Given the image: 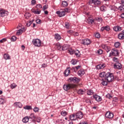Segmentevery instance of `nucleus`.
Returning <instances> with one entry per match:
<instances>
[{"instance_id":"nucleus-1","label":"nucleus","mask_w":124,"mask_h":124,"mask_svg":"<svg viewBox=\"0 0 124 124\" xmlns=\"http://www.w3.org/2000/svg\"><path fill=\"white\" fill-rule=\"evenodd\" d=\"M114 79L115 77H114V74L113 73L109 72L106 73L105 80H106L107 82L108 83H111V82H113V81H114Z\"/></svg>"},{"instance_id":"nucleus-2","label":"nucleus","mask_w":124,"mask_h":124,"mask_svg":"<svg viewBox=\"0 0 124 124\" xmlns=\"http://www.w3.org/2000/svg\"><path fill=\"white\" fill-rule=\"evenodd\" d=\"M76 87V85L73 83H68L67 84H64L63 86V89L64 91H69V90H73V89H75Z\"/></svg>"},{"instance_id":"nucleus-3","label":"nucleus","mask_w":124,"mask_h":124,"mask_svg":"<svg viewBox=\"0 0 124 124\" xmlns=\"http://www.w3.org/2000/svg\"><path fill=\"white\" fill-rule=\"evenodd\" d=\"M80 81H81V78L76 77H70L67 79L69 83H74V84H79Z\"/></svg>"},{"instance_id":"nucleus-4","label":"nucleus","mask_w":124,"mask_h":124,"mask_svg":"<svg viewBox=\"0 0 124 124\" xmlns=\"http://www.w3.org/2000/svg\"><path fill=\"white\" fill-rule=\"evenodd\" d=\"M71 11V8H66L63 11H57L56 12V14L59 15V16H64L66 13H69Z\"/></svg>"},{"instance_id":"nucleus-5","label":"nucleus","mask_w":124,"mask_h":124,"mask_svg":"<svg viewBox=\"0 0 124 124\" xmlns=\"http://www.w3.org/2000/svg\"><path fill=\"white\" fill-rule=\"evenodd\" d=\"M120 55V52L119 51V49L117 48H113L111 50V52L109 54V58L111 57H119Z\"/></svg>"},{"instance_id":"nucleus-6","label":"nucleus","mask_w":124,"mask_h":124,"mask_svg":"<svg viewBox=\"0 0 124 124\" xmlns=\"http://www.w3.org/2000/svg\"><path fill=\"white\" fill-rule=\"evenodd\" d=\"M92 40H91V39H88V38H86V39H82L81 40V44H82V45H83L84 46H89V45H91V44H92Z\"/></svg>"},{"instance_id":"nucleus-7","label":"nucleus","mask_w":124,"mask_h":124,"mask_svg":"<svg viewBox=\"0 0 124 124\" xmlns=\"http://www.w3.org/2000/svg\"><path fill=\"white\" fill-rule=\"evenodd\" d=\"M32 42L35 47H40L41 46V40L39 39H34Z\"/></svg>"},{"instance_id":"nucleus-8","label":"nucleus","mask_w":124,"mask_h":124,"mask_svg":"<svg viewBox=\"0 0 124 124\" xmlns=\"http://www.w3.org/2000/svg\"><path fill=\"white\" fill-rule=\"evenodd\" d=\"M81 68L82 66L81 65H78V66L72 67L71 69V71H72V72L77 73L78 70H79V69H81Z\"/></svg>"},{"instance_id":"nucleus-9","label":"nucleus","mask_w":124,"mask_h":124,"mask_svg":"<svg viewBox=\"0 0 124 124\" xmlns=\"http://www.w3.org/2000/svg\"><path fill=\"white\" fill-rule=\"evenodd\" d=\"M70 70H71V68L70 67H67L65 70L63 72V74L65 77H67L70 75Z\"/></svg>"},{"instance_id":"nucleus-10","label":"nucleus","mask_w":124,"mask_h":124,"mask_svg":"<svg viewBox=\"0 0 124 124\" xmlns=\"http://www.w3.org/2000/svg\"><path fill=\"white\" fill-rule=\"evenodd\" d=\"M9 13L3 9H0V16H8Z\"/></svg>"},{"instance_id":"nucleus-11","label":"nucleus","mask_w":124,"mask_h":124,"mask_svg":"<svg viewBox=\"0 0 124 124\" xmlns=\"http://www.w3.org/2000/svg\"><path fill=\"white\" fill-rule=\"evenodd\" d=\"M105 117L107 119H112L114 118V114L110 111H108L106 113Z\"/></svg>"},{"instance_id":"nucleus-12","label":"nucleus","mask_w":124,"mask_h":124,"mask_svg":"<svg viewBox=\"0 0 124 124\" xmlns=\"http://www.w3.org/2000/svg\"><path fill=\"white\" fill-rule=\"evenodd\" d=\"M75 114L77 119H78L79 120H81V119L84 117V114L82 111H78L77 113H75Z\"/></svg>"},{"instance_id":"nucleus-13","label":"nucleus","mask_w":124,"mask_h":124,"mask_svg":"<svg viewBox=\"0 0 124 124\" xmlns=\"http://www.w3.org/2000/svg\"><path fill=\"white\" fill-rule=\"evenodd\" d=\"M102 49H104V50H105L107 53H109V52L111 51V47L107 45H102Z\"/></svg>"},{"instance_id":"nucleus-14","label":"nucleus","mask_w":124,"mask_h":124,"mask_svg":"<svg viewBox=\"0 0 124 124\" xmlns=\"http://www.w3.org/2000/svg\"><path fill=\"white\" fill-rule=\"evenodd\" d=\"M93 98L96 100V101H97L98 102H99L102 100V98H101V96L95 94H93Z\"/></svg>"},{"instance_id":"nucleus-15","label":"nucleus","mask_w":124,"mask_h":124,"mask_svg":"<svg viewBox=\"0 0 124 124\" xmlns=\"http://www.w3.org/2000/svg\"><path fill=\"white\" fill-rule=\"evenodd\" d=\"M7 101V100L5 97L2 95L0 97V104L3 105V104L6 103Z\"/></svg>"},{"instance_id":"nucleus-16","label":"nucleus","mask_w":124,"mask_h":124,"mask_svg":"<svg viewBox=\"0 0 124 124\" xmlns=\"http://www.w3.org/2000/svg\"><path fill=\"white\" fill-rule=\"evenodd\" d=\"M85 73V69L81 68L79 71H78L77 74L78 76H80V77H82V76H83Z\"/></svg>"},{"instance_id":"nucleus-17","label":"nucleus","mask_w":124,"mask_h":124,"mask_svg":"<svg viewBox=\"0 0 124 124\" xmlns=\"http://www.w3.org/2000/svg\"><path fill=\"white\" fill-rule=\"evenodd\" d=\"M54 38L56 39V41H60L62 39V36L59 33H56L54 34Z\"/></svg>"},{"instance_id":"nucleus-18","label":"nucleus","mask_w":124,"mask_h":124,"mask_svg":"<svg viewBox=\"0 0 124 124\" xmlns=\"http://www.w3.org/2000/svg\"><path fill=\"white\" fill-rule=\"evenodd\" d=\"M114 68L117 69H122V64L120 62H116L114 64Z\"/></svg>"},{"instance_id":"nucleus-19","label":"nucleus","mask_w":124,"mask_h":124,"mask_svg":"<svg viewBox=\"0 0 124 124\" xmlns=\"http://www.w3.org/2000/svg\"><path fill=\"white\" fill-rule=\"evenodd\" d=\"M106 65L104 63L99 64L96 66V68L97 69H103L106 67Z\"/></svg>"},{"instance_id":"nucleus-20","label":"nucleus","mask_w":124,"mask_h":124,"mask_svg":"<svg viewBox=\"0 0 124 124\" xmlns=\"http://www.w3.org/2000/svg\"><path fill=\"white\" fill-rule=\"evenodd\" d=\"M70 47V46H69V45L64 44L63 46H62V51H68Z\"/></svg>"},{"instance_id":"nucleus-21","label":"nucleus","mask_w":124,"mask_h":124,"mask_svg":"<svg viewBox=\"0 0 124 124\" xmlns=\"http://www.w3.org/2000/svg\"><path fill=\"white\" fill-rule=\"evenodd\" d=\"M69 118V119L71 120V121H76V119H77V117H76V114L75 113L70 115Z\"/></svg>"},{"instance_id":"nucleus-22","label":"nucleus","mask_w":124,"mask_h":124,"mask_svg":"<svg viewBox=\"0 0 124 124\" xmlns=\"http://www.w3.org/2000/svg\"><path fill=\"white\" fill-rule=\"evenodd\" d=\"M55 47L57 50H59V51H62V46L60 43L56 44Z\"/></svg>"},{"instance_id":"nucleus-23","label":"nucleus","mask_w":124,"mask_h":124,"mask_svg":"<svg viewBox=\"0 0 124 124\" xmlns=\"http://www.w3.org/2000/svg\"><path fill=\"white\" fill-rule=\"evenodd\" d=\"M101 31H110V26L107 25L105 27H103L101 28Z\"/></svg>"},{"instance_id":"nucleus-24","label":"nucleus","mask_w":124,"mask_h":124,"mask_svg":"<svg viewBox=\"0 0 124 124\" xmlns=\"http://www.w3.org/2000/svg\"><path fill=\"white\" fill-rule=\"evenodd\" d=\"M113 30L114 31H122L123 29H122V27L117 25L116 26H114Z\"/></svg>"},{"instance_id":"nucleus-25","label":"nucleus","mask_w":124,"mask_h":124,"mask_svg":"<svg viewBox=\"0 0 124 124\" xmlns=\"http://www.w3.org/2000/svg\"><path fill=\"white\" fill-rule=\"evenodd\" d=\"M87 22L89 25H93L94 23V20L91 17H89L87 20Z\"/></svg>"},{"instance_id":"nucleus-26","label":"nucleus","mask_w":124,"mask_h":124,"mask_svg":"<svg viewBox=\"0 0 124 124\" xmlns=\"http://www.w3.org/2000/svg\"><path fill=\"white\" fill-rule=\"evenodd\" d=\"M31 11L34 14H36L37 15L40 14V12H41V11L40 10H38L37 9L36 10H35L34 9H32Z\"/></svg>"},{"instance_id":"nucleus-27","label":"nucleus","mask_w":124,"mask_h":124,"mask_svg":"<svg viewBox=\"0 0 124 124\" xmlns=\"http://www.w3.org/2000/svg\"><path fill=\"white\" fill-rule=\"evenodd\" d=\"M99 76L101 78H104L105 79L106 76V72H102L99 74Z\"/></svg>"},{"instance_id":"nucleus-28","label":"nucleus","mask_w":124,"mask_h":124,"mask_svg":"<svg viewBox=\"0 0 124 124\" xmlns=\"http://www.w3.org/2000/svg\"><path fill=\"white\" fill-rule=\"evenodd\" d=\"M67 52L69 54H70V55H73L74 53H75V50L72 49V48H69L68 49Z\"/></svg>"},{"instance_id":"nucleus-29","label":"nucleus","mask_w":124,"mask_h":124,"mask_svg":"<svg viewBox=\"0 0 124 124\" xmlns=\"http://www.w3.org/2000/svg\"><path fill=\"white\" fill-rule=\"evenodd\" d=\"M29 120H30V118L29 116H25L24 118L22 119V122L24 124H27L29 122Z\"/></svg>"},{"instance_id":"nucleus-30","label":"nucleus","mask_w":124,"mask_h":124,"mask_svg":"<svg viewBox=\"0 0 124 124\" xmlns=\"http://www.w3.org/2000/svg\"><path fill=\"white\" fill-rule=\"evenodd\" d=\"M14 105H16V107H18V108H22L23 107V105L21 102H15Z\"/></svg>"},{"instance_id":"nucleus-31","label":"nucleus","mask_w":124,"mask_h":124,"mask_svg":"<svg viewBox=\"0 0 124 124\" xmlns=\"http://www.w3.org/2000/svg\"><path fill=\"white\" fill-rule=\"evenodd\" d=\"M74 54H75L77 58H80V57L81 56V55L79 54H80V51H79L78 49L76 50Z\"/></svg>"},{"instance_id":"nucleus-32","label":"nucleus","mask_w":124,"mask_h":124,"mask_svg":"<svg viewBox=\"0 0 124 124\" xmlns=\"http://www.w3.org/2000/svg\"><path fill=\"white\" fill-rule=\"evenodd\" d=\"M3 58L5 60H10L11 58H10V55L8 53H5L3 55Z\"/></svg>"},{"instance_id":"nucleus-33","label":"nucleus","mask_w":124,"mask_h":124,"mask_svg":"<svg viewBox=\"0 0 124 124\" xmlns=\"http://www.w3.org/2000/svg\"><path fill=\"white\" fill-rule=\"evenodd\" d=\"M118 38L121 40H124V34L123 33H120L118 35Z\"/></svg>"},{"instance_id":"nucleus-34","label":"nucleus","mask_w":124,"mask_h":124,"mask_svg":"<svg viewBox=\"0 0 124 124\" xmlns=\"http://www.w3.org/2000/svg\"><path fill=\"white\" fill-rule=\"evenodd\" d=\"M108 81H107V80L104 79H102V81L101 82V84L103 86H107L108 84Z\"/></svg>"},{"instance_id":"nucleus-35","label":"nucleus","mask_w":124,"mask_h":124,"mask_svg":"<svg viewBox=\"0 0 124 124\" xmlns=\"http://www.w3.org/2000/svg\"><path fill=\"white\" fill-rule=\"evenodd\" d=\"M87 93L88 95H93V90L90 89L87 91Z\"/></svg>"},{"instance_id":"nucleus-36","label":"nucleus","mask_w":124,"mask_h":124,"mask_svg":"<svg viewBox=\"0 0 124 124\" xmlns=\"http://www.w3.org/2000/svg\"><path fill=\"white\" fill-rule=\"evenodd\" d=\"M114 47L115 48H120L121 47V43L120 42H116L114 43Z\"/></svg>"},{"instance_id":"nucleus-37","label":"nucleus","mask_w":124,"mask_h":124,"mask_svg":"<svg viewBox=\"0 0 124 124\" xmlns=\"http://www.w3.org/2000/svg\"><path fill=\"white\" fill-rule=\"evenodd\" d=\"M78 94H84V93H85V91H84V90L83 89H79L78 91Z\"/></svg>"},{"instance_id":"nucleus-38","label":"nucleus","mask_w":124,"mask_h":124,"mask_svg":"<svg viewBox=\"0 0 124 124\" xmlns=\"http://www.w3.org/2000/svg\"><path fill=\"white\" fill-rule=\"evenodd\" d=\"M29 119H31L32 120V119H36V116L34 115V113H32L30 114V116L28 117Z\"/></svg>"},{"instance_id":"nucleus-39","label":"nucleus","mask_w":124,"mask_h":124,"mask_svg":"<svg viewBox=\"0 0 124 124\" xmlns=\"http://www.w3.org/2000/svg\"><path fill=\"white\" fill-rule=\"evenodd\" d=\"M23 108L25 110H31V109H32V108H31V106H29V105H27L25 107H23Z\"/></svg>"},{"instance_id":"nucleus-40","label":"nucleus","mask_w":124,"mask_h":124,"mask_svg":"<svg viewBox=\"0 0 124 124\" xmlns=\"http://www.w3.org/2000/svg\"><path fill=\"white\" fill-rule=\"evenodd\" d=\"M61 114L63 117H65V116L67 115L68 113L65 110H62L61 111Z\"/></svg>"},{"instance_id":"nucleus-41","label":"nucleus","mask_w":124,"mask_h":124,"mask_svg":"<svg viewBox=\"0 0 124 124\" xmlns=\"http://www.w3.org/2000/svg\"><path fill=\"white\" fill-rule=\"evenodd\" d=\"M77 60L76 59H73L71 61V63H72L73 65H75L77 63Z\"/></svg>"},{"instance_id":"nucleus-42","label":"nucleus","mask_w":124,"mask_h":124,"mask_svg":"<svg viewBox=\"0 0 124 124\" xmlns=\"http://www.w3.org/2000/svg\"><path fill=\"white\" fill-rule=\"evenodd\" d=\"M36 9H38V10H40V9H41L42 8V5L40 4H38L36 5L35 7Z\"/></svg>"},{"instance_id":"nucleus-43","label":"nucleus","mask_w":124,"mask_h":124,"mask_svg":"<svg viewBox=\"0 0 124 124\" xmlns=\"http://www.w3.org/2000/svg\"><path fill=\"white\" fill-rule=\"evenodd\" d=\"M62 5L63 7H66L68 5V4L67 3V2L66 1H62Z\"/></svg>"},{"instance_id":"nucleus-44","label":"nucleus","mask_w":124,"mask_h":124,"mask_svg":"<svg viewBox=\"0 0 124 124\" xmlns=\"http://www.w3.org/2000/svg\"><path fill=\"white\" fill-rule=\"evenodd\" d=\"M22 33H23V30H22V29H19L16 31L17 35H20V34H22Z\"/></svg>"},{"instance_id":"nucleus-45","label":"nucleus","mask_w":124,"mask_h":124,"mask_svg":"<svg viewBox=\"0 0 124 124\" xmlns=\"http://www.w3.org/2000/svg\"><path fill=\"white\" fill-rule=\"evenodd\" d=\"M94 5L97 6L98 5H100L101 4V1L100 0H97L94 3Z\"/></svg>"},{"instance_id":"nucleus-46","label":"nucleus","mask_w":124,"mask_h":124,"mask_svg":"<svg viewBox=\"0 0 124 124\" xmlns=\"http://www.w3.org/2000/svg\"><path fill=\"white\" fill-rule=\"evenodd\" d=\"M16 87H17V85H16V84L14 83L11 84L10 85V87H11V89H12V90H13V89H15Z\"/></svg>"},{"instance_id":"nucleus-47","label":"nucleus","mask_w":124,"mask_h":124,"mask_svg":"<svg viewBox=\"0 0 124 124\" xmlns=\"http://www.w3.org/2000/svg\"><path fill=\"white\" fill-rule=\"evenodd\" d=\"M100 10L101 11H106V6L104 5H102V6L100 7Z\"/></svg>"},{"instance_id":"nucleus-48","label":"nucleus","mask_w":124,"mask_h":124,"mask_svg":"<svg viewBox=\"0 0 124 124\" xmlns=\"http://www.w3.org/2000/svg\"><path fill=\"white\" fill-rule=\"evenodd\" d=\"M97 54H99V55H102L103 53V50H102V49H99L97 52H96Z\"/></svg>"},{"instance_id":"nucleus-49","label":"nucleus","mask_w":124,"mask_h":124,"mask_svg":"<svg viewBox=\"0 0 124 124\" xmlns=\"http://www.w3.org/2000/svg\"><path fill=\"white\" fill-rule=\"evenodd\" d=\"M106 97L107 98H108V99H111V98H113V96L111 95V94L110 93H108L106 95Z\"/></svg>"},{"instance_id":"nucleus-50","label":"nucleus","mask_w":124,"mask_h":124,"mask_svg":"<svg viewBox=\"0 0 124 124\" xmlns=\"http://www.w3.org/2000/svg\"><path fill=\"white\" fill-rule=\"evenodd\" d=\"M119 10H120L122 12H124V5L120 6L119 7Z\"/></svg>"},{"instance_id":"nucleus-51","label":"nucleus","mask_w":124,"mask_h":124,"mask_svg":"<svg viewBox=\"0 0 124 124\" xmlns=\"http://www.w3.org/2000/svg\"><path fill=\"white\" fill-rule=\"evenodd\" d=\"M64 27V28H65V29H67V30H68V29H69V23L65 22V26Z\"/></svg>"},{"instance_id":"nucleus-52","label":"nucleus","mask_w":124,"mask_h":124,"mask_svg":"<svg viewBox=\"0 0 124 124\" xmlns=\"http://www.w3.org/2000/svg\"><path fill=\"white\" fill-rule=\"evenodd\" d=\"M35 119H36V122H37V123H40V122H41V118L40 117L36 116Z\"/></svg>"},{"instance_id":"nucleus-53","label":"nucleus","mask_w":124,"mask_h":124,"mask_svg":"<svg viewBox=\"0 0 124 124\" xmlns=\"http://www.w3.org/2000/svg\"><path fill=\"white\" fill-rule=\"evenodd\" d=\"M74 31L73 30H69L67 31V33H69L70 35H73L74 33Z\"/></svg>"},{"instance_id":"nucleus-54","label":"nucleus","mask_w":124,"mask_h":124,"mask_svg":"<svg viewBox=\"0 0 124 124\" xmlns=\"http://www.w3.org/2000/svg\"><path fill=\"white\" fill-rule=\"evenodd\" d=\"M11 41H13V42L16 41V40H17V37L15 36H13L11 38Z\"/></svg>"},{"instance_id":"nucleus-55","label":"nucleus","mask_w":124,"mask_h":124,"mask_svg":"<svg viewBox=\"0 0 124 124\" xmlns=\"http://www.w3.org/2000/svg\"><path fill=\"white\" fill-rule=\"evenodd\" d=\"M33 111H34V112H35V113H37V112H39V108H38L37 107H35L33 108Z\"/></svg>"},{"instance_id":"nucleus-56","label":"nucleus","mask_w":124,"mask_h":124,"mask_svg":"<svg viewBox=\"0 0 124 124\" xmlns=\"http://www.w3.org/2000/svg\"><path fill=\"white\" fill-rule=\"evenodd\" d=\"M95 37L96 38H100V33L97 32L95 34Z\"/></svg>"},{"instance_id":"nucleus-57","label":"nucleus","mask_w":124,"mask_h":124,"mask_svg":"<svg viewBox=\"0 0 124 124\" xmlns=\"http://www.w3.org/2000/svg\"><path fill=\"white\" fill-rule=\"evenodd\" d=\"M36 24H40L42 23V21L41 19H38L35 20Z\"/></svg>"},{"instance_id":"nucleus-58","label":"nucleus","mask_w":124,"mask_h":124,"mask_svg":"<svg viewBox=\"0 0 124 124\" xmlns=\"http://www.w3.org/2000/svg\"><path fill=\"white\" fill-rule=\"evenodd\" d=\"M97 0H89V2L90 4H91L92 3L94 4Z\"/></svg>"},{"instance_id":"nucleus-59","label":"nucleus","mask_w":124,"mask_h":124,"mask_svg":"<svg viewBox=\"0 0 124 124\" xmlns=\"http://www.w3.org/2000/svg\"><path fill=\"white\" fill-rule=\"evenodd\" d=\"M31 24H32V21H31V20L28 22L27 24H26V26L27 27H31Z\"/></svg>"},{"instance_id":"nucleus-60","label":"nucleus","mask_w":124,"mask_h":124,"mask_svg":"<svg viewBox=\"0 0 124 124\" xmlns=\"http://www.w3.org/2000/svg\"><path fill=\"white\" fill-rule=\"evenodd\" d=\"M7 40L6 39V38H3L0 40V43H4V42H5V41H6Z\"/></svg>"},{"instance_id":"nucleus-61","label":"nucleus","mask_w":124,"mask_h":124,"mask_svg":"<svg viewBox=\"0 0 124 124\" xmlns=\"http://www.w3.org/2000/svg\"><path fill=\"white\" fill-rule=\"evenodd\" d=\"M73 35H74V36H79V33L77 31H74V34Z\"/></svg>"},{"instance_id":"nucleus-62","label":"nucleus","mask_w":124,"mask_h":124,"mask_svg":"<svg viewBox=\"0 0 124 124\" xmlns=\"http://www.w3.org/2000/svg\"><path fill=\"white\" fill-rule=\"evenodd\" d=\"M85 102L86 103H90L92 104V102L91 101V100H90V99L89 98H86L85 99Z\"/></svg>"},{"instance_id":"nucleus-63","label":"nucleus","mask_w":124,"mask_h":124,"mask_svg":"<svg viewBox=\"0 0 124 124\" xmlns=\"http://www.w3.org/2000/svg\"><path fill=\"white\" fill-rule=\"evenodd\" d=\"M113 62H119V59L116 57H114L113 58Z\"/></svg>"},{"instance_id":"nucleus-64","label":"nucleus","mask_w":124,"mask_h":124,"mask_svg":"<svg viewBox=\"0 0 124 124\" xmlns=\"http://www.w3.org/2000/svg\"><path fill=\"white\" fill-rule=\"evenodd\" d=\"M42 67L43 68H45V67H47V64L44 63L43 64H42Z\"/></svg>"}]
</instances>
